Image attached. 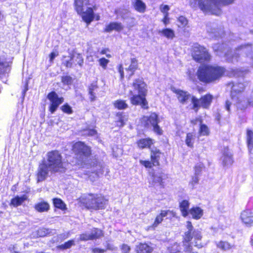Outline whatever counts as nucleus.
Listing matches in <instances>:
<instances>
[{
  "mask_svg": "<svg viewBox=\"0 0 253 253\" xmlns=\"http://www.w3.org/2000/svg\"><path fill=\"white\" fill-rule=\"evenodd\" d=\"M196 134L193 132H189L186 133L185 142L186 146L189 148H193L195 142Z\"/></svg>",
  "mask_w": 253,
  "mask_h": 253,
  "instance_id": "nucleus-29",
  "label": "nucleus"
},
{
  "mask_svg": "<svg viewBox=\"0 0 253 253\" xmlns=\"http://www.w3.org/2000/svg\"><path fill=\"white\" fill-rule=\"evenodd\" d=\"M214 99V96L210 93L201 95L199 98L192 96L191 101L192 104V109L197 113L201 108L203 109H210Z\"/></svg>",
  "mask_w": 253,
  "mask_h": 253,
  "instance_id": "nucleus-9",
  "label": "nucleus"
},
{
  "mask_svg": "<svg viewBox=\"0 0 253 253\" xmlns=\"http://www.w3.org/2000/svg\"><path fill=\"white\" fill-rule=\"evenodd\" d=\"M132 86L138 92L147 93V85L143 78L135 79L132 84Z\"/></svg>",
  "mask_w": 253,
  "mask_h": 253,
  "instance_id": "nucleus-20",
  "label": "nucleus"
},
{
  "mask_svg": "<svg viewBox=\"0 0 253 253\" xmlns=\"http://www.w3.org/2000/svg\"><path fill=\"white\" fill-rule=\"evenodd\" d=\"M150 160H140V164L146 169H152L154 167H159L161 165L160 158L162 155H164V153L157 148L150 149Z\"/></svg>",
  "mask_w": 253,
  "mask_h": 253,
  "instance_id": "nucleus-11",
  "label": "nucleus"
},
{
  "mask_svg": "<svg viewBox=\"0 0 253 253\" xmlns=\"http://www.w3.org/2000/svg\"><path fill=\"white\" fill-rule=\"evenodd\" d=\"M109 49L108 48H105L102 49L101 51L100 52V53L101 54H106V57L108 58H110L111 57V55L109 54H106L107 52L109 51Z\"/></svg>",
  "mask_w": 253,
  "mask_h": 253,
  "instance_id": "nucleus-59",
  "label": "nucleus"
},
{
  "mask_svg": "<svg viewBox=\"0 0 253 253\" xmlns=\"http://www.w3.org/2000/svg\"><path fill=\"white\" fill-rule=\"evenodd\" d=\"M35 208L39 212H45L49 209V205L47 202H42L36 204Z\"/></svg>",
  "mask_w": 253,
  "mask_h": 253,
  "instance_id": "nucleus-35",
  "label": "nucleus"
},
{
  "mask_svg": "<svg viewBox=\"0 0 253 253\" xmlns=\"http://www.w3.org/2000/svg\"><path fill=\"white\" fill-rule=\"evenodd\" d=\"M161 33L165 37L169 39H172L175 37L174 31L170 28L164 29Z\"/></svg>",
  "mask_w": 253,
  "mask_h": 253,
  "instance_id": "nucleus-37",
  "label": "nucleus"
},
{
  "mask_svg": "<svg viewBox=\"0 0 253 253\" xmlns=\"http://www.w3.org/2000/svg\"><path fill=\"white\" fill-rule=\"evenodd\" d=\"M90 234L91 240L99 239L104 236V231L101 229L93 227L92 228Z\"/></svg>",
  "mask_w": 253,
  "mask_h": 253,
  "instance_id": "nucleus-28",
  "label": "nucleus"
},
{
  "mask_svg": "<svg viewBox=\"0 0 253 253\" xmlns=\"http://www.w3.org/2000/svg\"><path fill=\"white\" fill-rule=\"evenodd\" d=\"M177 20L182 27H185L188 25V20L184 16H179Z\"/></svg>",
  "mask_w": 253,
  "mask_h": 253,
  "instance_id": "nucleus-39",
  "label": "nucleus"
},
{
  "mask_svg": "<svg viewBox=\"0 0 253 253\" xmlns=\"http://www.w3.org/2000/svg\"><path fill=\"white\" fill-rule=\"evenodd\" d=\"M211 131L209 127L205 124L201 123L199 125L198 130V134L200 136H206L210 135Z\"/></svg>",
  "mask_w": 253,
  "mask_h": 253,
  "instance_id": "nucleus-33",
  "label": "nucleus"
},
{
  "mask_svg": "<svg viewBox=\"0 0 253 253\" xmlns=\"http://www.w3.org/2000/svg\"><path fill=\"white\" fill-rule=\"evenodd\" d=\"M141 126L145 128L152 127L153 131L158 135L163 134V131L159 125L160 119L158 114L151 112L149 116H143L140 119Z\"/></svg>",
  "mask_w": 253,
  "mask_h": 253,
  "instance_id": "nucleus-7",
  "label": "nucleus"
},
{
  "mask_svg": "<svg viewBox=\"0 0 253 253\" xmlns=\"http://www.w3.org/2000/svg\"><path fill=\"white\" fill-rule=\"evenodd\" d=\"M120 249L122 253H129L130 251V247L127 244H123L120 247Z\"/></svg>",
  "mask_w": 253,
  "mask_h": 253,
  "instance_id": "nucleus-45",
  "label": "nucleus"
},
{
  "mask_svg": "<svg viewBox=\"0 0 253 253\" xmlns=\"http://www.w3.org/2000/svg\"><path fill=\"white\" fill-rule=\"evenodd\" d=\"M114 107L119 110H125L128 108V104L126 100L117 99L113 102Z\"/></svg>",
  "mask_w": 253,
  "mask_h": 253,
  "instance_id": "nucleus-31",
  "label": "nucleus"
},
{
  "mask_svg": "<svg viewBox=\"0 0 253 253\" xmlns=\"http://www.w3.org/2000/svg\"><path fill=\"white\" fill-rule=\"evenodd\" d=\"M116 116L118 119L115 121L116 126L119 127H123L125 124V116L123 112H118L116 113Z\"/></svg>",
  "mask_w": 253,
  "mask_h": 253,
  "instance_id": "nucleus-36",
  "label": "nucleus"
},
{
  "mask_svg": "<svg viewBox=\"0 0 253 253\" xmlns=\"http://www.w3.org/2000/svg\"><path fill=\"white\" fill-rule=\"evenodd\" d=\"M98 88L97 85V82L95 81L91 83L88 86V94L90 95L89 100L90 101L93 102L96 100V96L94 91Z\"/></svg>",
  "mask_w": 253,
  "mask_h": 253,
  "instance_id": "nucleus-25",
  "label": "nucleus"
},
{
  "mask_svg": "<svg viewBox=\"0 0 253 253\" xmlns=\"http://www.w3.org/2000/svg\"><path fill=\"white\" fill-rule=\"evenodd\" d=\"M134 9L139 13H144L146 11V5L141 0H134L132 3Z\"/></svg>",
  "mask_w": 253,
  "mask_h": 253,
  "instance_id": "nucleus-30",
  "label": "nucleus"
},
{
  "mask_svg": "<svg viewBox=\"0 0 253 253\" xmlns=\"http://www.w3.org/2000/svg\"><path fill=\"white\" fill-rule=\"evenodd\" d=\"M198 122L200 124H201V123H203V119L201 117H196L194 119H192L190 120V123L193 125H196L197 124V122Z\"/></svg>",
  "mask_w": 253,
  "mask_h": 253,
  "instance_id": "nucleus-53",
  "label": "nucleus"
},
{
  "mask_svg": "<svg viewBox=\"0 0 253 253\" xmlns=\"http://www.w3.org/2000/svg\"><path fill=\"white\" fill-rule=\"evenodd\" d=\"M231 104V103L229 100H226L225 101V107L226 109L229 112L230 111Z\"/></svg>",
  "mask_w": 253,
  "mask_h": 253,
  "instance_id": "nucleus-61",
  "label": "nucleus"
},
{
  "mask_svg": "<svg viewBox=\"0 0 253 253\" xmlns=\"http://www.w3.org/2000/svg\"><path fill=\"white\" fill-rule=\"evenodd\" d=\"M247 144L250 153H253V131L248 129L246 131Z\"/></svg>",
  "mask_w": 253,
  "mask_h": 253,
  "instance_id": "nucleus-26",
  "label": "nucleus"
},
{
  "mask_svg": "<svg viewBox=\"0 0 253 253\" xmlns=\"http://www.w3.org/2000/svg\"><path fill=\"white\" fill-rule=\"evenodd\" d=\"M179 207L181 212V214L184 217H186L189 212V203L187 200H182L179 205Z\"/></svg>",
  "mask_w": 253,
  "mask_h": 253,
  "instance_id": "nucleus-27",
  "label": "nucleus"
},
{
  "mask_svg": "<svg viewBox=\"0 0 253 253\" xmlns=\"http://www.w3.org/2000/svg\"><path fill=\"white\" fill-rule=\"evenodd\" d=\"M65 66L67 67H72L76 66H82L84 63V59L81 54L75 51L69 52V54L66 57Z\"/></svg>",
  "mask_w": 253,
  "mask_h": 253,
  "instance_id": "nucleus-12",
  "label": "nucleus"
},
{
  "mask_svg": "<svg viewBox=\"0 0 253 253\" xmlns=\"http://www.w3.org/2000/svg\"><path fill=\"white\" fill-rule=\"evenodd\" d=\"M235 0H194L193 6L199 7L203 12H210L211 14L219 15L221 6L233 3Z\"/></svg>",
  "mask_w": 253,
  "mask_h": 253,
  "instance_id": "nucleus-4",
  "label": "nucleus"
},
{
  "mask_svg": "<svg viewBox=\"0 0 253 253\" xmlns=\"http://www.w3.org/2000/svg\"><path fill=\"white\" fill-rule=\"evenodd\" d=\"M118 71L120 74V79L121 80H123L125 77L124 71V67L122 64H119L118 66Z\"/></svg>",
  "mask_w": 253,
  "mask_h": 253,
  "instance_id": "nucleus-46",
  "label": "nucleus"
},
{
  "mask_svg": "<svg viewBox=\"0 0 253 253\" xmlns=\"http://www.w3.org/2000/svg\"><path fill=\"white\" fill-rule=\"evenodd\" d=\"M27 199V196L23 195L21 197L16 196L11 201L10 204L16 207L22 204Z\"/></svg>",
  "mask_w": 253,
  "mask_h": 253,
  "instance_id": "nucleus-34",
  "label": "nucleus"
},
{
  "mask_svg": "<svg viewBox=\"0 0 253 253\" xmlns=\"http://www.w3.org/2000/svg\"><path fill=\"white\" fill-rule=\"evenodd\" d=\"M97 134V131L94 129H89L87 135L88 136H94Z\"/></svg>",
  "mask_w": 253,
  "mask_h": 253,
  "instance_id": "nucleus-60",
  "label": "nucleus"
},
{
  "mask_svg": "<svg viewBox=\"0 0 253 253\" xmlns=\"http://www.w3.org/2000/svg\"><path fill=\"white\" fill-rule=\"evenodd\" d=\"M242 222L248 226L253 225V211L250 209L243 211L240 214Z\"/></svg>",
  "mask_w": 253,
  "mask_h": 253,
  "instance_id": "nucleus-15",
  "label": "nucleus"
},
{
  "mask_svg": "<svg viewBox=\"0 0 253 253\" xmlns=\"http://www.w3.org/2000/svg\"><path fill=\"white\" fill-rule=\"evenodd\" d=\"M74 245V241L73 240H69L64 243V249H68Z\"/></svg>",
  "mask_w": 253,
  "mask_h": 253,
  "instance_id": "nucleus-55",
  "label": "nucleus"
},
{
  "mask_svg": "<svg viewBox=\"0 0 253 253\" xmlns=\"http://www.w3.org/2000/svg\"><path fill=\"white\" fill-rule=\"evenodd\" d=\"M47 98L51 102L49 110L51 113H53L59 105L61 103V99L58 98L57 94L55 92H51L47 95Z\"/></svg>",
  "mask_w": 253,
  "mask_h": 253,
  "instance_id": "nucleus-16",
  "label": "nucleus"
},
{
  "mask_svg": "<svg viewBox=\"0 0 253 253\" xmlns=\"http://www.w3.org/2000/svg\"><path fill=\"white\" fill-rule=\"evenodd\" d=\"M221 119V116L219 113H217L215 116V120L218 122V124H220V121Z\"/></svg>",
  "mask_w": 253,
  "mask_h": 253,
  "instance_id": "nucleus-62",
  "label": "nucleus"
},
{
  "mask_svg": "<svg viewBox=\"0 0 253 253\" xmlns=\"http://www.w3.org/2000/svg\"><path fill=\"white\" fill-rule=\"evenodd\" d=\"M90 237V234L84 233L80 235L79 240L81 241H87L88 240H91Z\"/></svg>",
  "mask_w": 253,
  "mask_h": 253,
  "instance_id": "nucleus-44",
  "label": "nucleus"
},
{
  "mask_svg": "<svg viewBox=\"0 0 253 253\" xmlns=\"http://www.w3.org/2000/svg\"><path fill=\"white\" fill-rule=\"evenodd\" d=\"M162 21L165 25H167L169 23V14H164Z\"/></svg>",
  "mask_w": 253,
  "mask_h": 253,
  "instance_id": "nucleus-58",
  "label": "nucleus"
},
{
  "mask_svg": "<svg viewBox=\"0 0 253 253\" xmlns=\"http://www.w3.org/2000/svg\"><path fill=\"white\" fill-rule=\"evenodd\" d=\"M128 67L136 70L139 69L138 62L136 58L130 59V64Z\"/></svg>",
  "mask_w": 253,
  "mask_h": 253,
  "instance_id": "nucleus-38",
  "label": "nucleus"
},
{
  "mask_svg": "<svg viewBox=\"0 0 253 253\" xmlns=\"http://www.w3.org/2000/svg\"><path fill=\"white\" fill-rule=\"evenodd\" d=\"M161 11L164 13V14H169L168 11L169 10V7L168 5H161L160 7Z\"/></svg>",
  "mask_w": 253,
  "mask_h": 253,
  "instance_id": "nucleus-52",
  "label": "nucleus"
},
{
  "mask_svg": "<svg viewBox=\"0 0 253 253\" xmlns=\"http://www.w3.org/2000/svg\"><path fill=\"white\" fill-rule=\"evenodd\" d=\"M203 165H197L194 167V170L195 171V173L198 174L200 173L202 171V168L203 167Z\"/></svg>",
  "mask_w": 253,
  "mask_h": 253,
  "instance_id": "nucleus-56",
  "label": "nucleus"
},
{
  "mask_svg": "<svg viewBox=\"0 0 253 253\" xmlns=\"http://www.w3.org/2000/svg\"><path fill=\"white\" fill-rule=\"evenodd\" d=\"M193 59L199 63H209L211 60V55L207 48L200 45L194 46L191 50Z\"/></svg>",
  "mask_w": 253,
  "mask_h": 253,
  "instance_id": "nucleus-10",
  "label": "nucleus"
},
{
  "mask_svg": "<svg viewBox=\"0 0 253 253\" xmlns=\"http://www.w3.org/2000/svg\"><path fill=\"white\" fill-rule=\"evenodd\" d=\"M149 244L146 242L139 243L135 248V253H152L154 248Z\"/></svg>",
  "mask_w": 253,
  "mask_h": 253,
  "instance_id": "nucleus-19",
  "label": "nucleus"
},
{
  "mask_svg": "<svg viewBox=\"0 0 253 253\" xmlns=\"http://www.w3.org/2000/svg\"><path fill=\"white\" fill-rule=\"evenodd\" d=\"M28 83H26V84H25V88H24V89L22 91V94H23L24 96H25V94L26 92L28 90Z\"/></svg>",
  "mask_w": 253,
  "mask_h": 253,
  "instance_id": "nucleus-64",
  "label": "nucleus"
},
{
  "mask_svg": "<svg viewBox=\"0 0 253 253\" xmlns=\"http://www.w3.org/2000/svg\"><path fill=\"white\" fill-rule=\"evenodd\" d=\"M213 50L214 52H222L223 47L222 44L216 43L213 46Z\"/></svg>",
  "mask_w": 253,
  "mask_h": 253,
  "instance_id": "nucleus-47",
  "label": "nucleus"
},
{
  "mask_svg": "<svg viewBox=\"0 0 253 253\" xmlns=\"http://www.w3.org/2000/svg\"><path fill=\"white\" fill-rule=\"evenodd\" d=\"M99 65L104 69H106L108 64L109 62L108 59H106L104 57H102L98 60Z\"/></svg>",
  "mask_w": 253,
  "mask_h": 253,
  "instance_id": "nucleus-41",
  "label": "nucleus"
},
{
  "mask_svg": "<svg viewBox=\"0 0 253 253\" xmlns=\"http://www.w3.org/2000/svg\"><path fill=\"white\" fill-rule=\"evenodd\" d=\"M48 233L49 232L48 229L44 228H42L37 231V235L40 237H43L46 236L48 234Z\"/></svg>",
  "mask_w": 253,
  "mask_h": 253,
  "instance_id": "nucleus-42",
  "label": "nucleus"
},
{
  "mask_svg": "<svg viewBox=\"0 0 253 253\" xmlns=\"http://www.w3.org/2000/svg\"><path fill=\"white\" fill-rule=\"evenodd\" d=\"M174 92L177 95L178 101L182 104L186 103L190 97V95L187 91L182 90H176Z\"/></svg>",
  "mask_w": 253,
  "mask_h": 253,
  "instance_id": "nucleus-22",
  "label": "nucleus"
},
{
  "mask_svg": "<svg viewBox=\"0 0 253 253\" xmlns=\"http://www.w3.org/2000/svg\"><path fill=\"white\" fill-rule=\"evenodd\" d=\"M46 160H44L39 165L37 178L38 182L44 180L49 171L56 172L62 168V155L59 151L53 150L47 153Z\"/></svg>",
  "mask_w": 253,
  "mask_h": 253,
  "instance_id": "nucleus-2",
  "label": "nucleus"
},
{
  "mask_svg": "<svg viewBox=\"0 0 253 253\" xmlns=\"http://www.w3.org/2000/svg\"><path fill=\"white\" fill-rule=\"evenodd\" d=\"M75 11L87 24H90L95 18L94 11L98 7L96 4H91L90 0H74Z\"/></svg>",
  "mask_w": 253,
  "mask_h": 253,
  "instance_id": "nucleus-5",
  "label": "nucleus"
},
{
  "mask_svg": "<svg viewBox=\"0 0 253 253\" xmlns=\"http://www.w3.org/2000/svg\"><path fill=\"white\" fill-rule=\"evenodd\" d=\"M64 113L71 114L73 113L72 108L67 103L64 104Z\"/></svg>",
  "mask_w": 253,
  "mask_h": 253,
  "instance_id": "nucleus-54",
  "label": "nucleus"
},
{
  "mask_svg": "<svg viewBox=\"0 0 253 253\" xmlns=\"http://www.w3.org/2000/svg\"><path fill=\"white\" fill-rule=\"evenodd\" d=\"M125 70L126 72V77L128 79H130L134 75L136 71L129 67L126 68Z\"/></svg>",
  "mask_w": 253,
  "mask_h": 253,
  "instance_id": "nucleus-43",
  "label": "nucleus"
},
{
  "mask_svg": "<svg viewBox=\"0 0 253 253\" xmlns=\"http://www.w3.org/2000/svg\"><path fill=\"white\" fill-rule=\"evenodd\" d=\"M79 206L90 211L106 209L109 200L102 193H86L82 194L77 199Z\"/></svg>",
  "mask_w": 253,
  "mask_h": 253,
  "instance_id": "nucleus-3",
  "label": "nucleus"
},
{
  "mask_svg": "<svg viewBox=\"0 0 253 253\" xmlns=\"http://www.w3.org/2000/svg\"><path fill=\"white\" fill-rule=\"evenodd\" d=\"M124 26L121 22H112L106 26L104 29V32L110 33L113 30L120 32L124 29Z\"/></svg>",
  "mask_w": 253,
  "mask_h": 253,
  "instance_id": "nucleus-21",
  "label": "nucleus"
},
{
  "mask_svg": "<svg viewBox=\"0 0 253 253\" xmlns=\"http://www.w3.org/2000/svg\"><path fill=\"white\" fill-rule=\"evenodd\" d=\"M91 252L92 253H105L106 250L104 249L95 247L91 249Z\"/></svg>",
  "mask_w": 253,
  "mask_h": 253,
  "instance_id": "nucleus-49",
  "label": "nucleus"
},
{
  "mask_svg": "<svg viewBox=\"0 0 253 253\" xmlns=\"http://www.w3.org/2000/svg\"><path fill=\"white\" fill-rule=\"evenodd\" d=\"M11 64V62L7 61L5 56H0V78L9 73Z\"/></svg>",
  "mask_w": 253,
  "mask_h": 253,
  "instance_id": "nucleus-17",
  "label": "nucleus"
},
{
  "mask_svg": "<svg viewBox=\"0 0 253 253\" xmlns=\"http://www.w3.org/2000/svg\"><path fill=\"white\" fill-rule=\"evenodd\" d=\"M233 159L232 156L226 155L223 160L224 165L232 164L233 163Z\"/></svg>",
  "mask_w": 253,
  "mask_h": 253,
  "instance_id": "nucleus-48",
  "label": "nucleus"
},
{
  "mask_svg": "<svg viewBox=\"0 0 253 253\" xmlns=\"http://www.w3.org/2000/svg\"><path fill=\"white\" fill-rule=\"evenodd\" d=\"M169 213L171 214L173 217L176 216V212L173 211L162 210L160 213L157 215L153 223L149 227V229L155 230L158 226L161 224Z\"/></svg>",
  "mask_w": 253,
  "mask_h": 253,
  "instance_id": "nucleus-14",
  "label": "nucleus"
},
{
  "mask_svg": "<svg viewBox=\"0 0 253 253\" xmlns=\"http://www.w3.org/2000/svg\"><path fill=\"white\" fill-rule=\"evenodd\" d=\"M189 213L191 214L193 219L198 220L203 215V210L199 207H192L189 210Z\"/></svg>",
  "mask_w": 253,
  "mask_h": 253,
  "instance_id": "nucleus-24",
  "label": "nucleus"
},
{
  "mask_svg": "<svg viewBox=\"0 0 253 253\" xmlns=\"http://www.w3.org/2000/svg\"><path fill=\"white\" fill-rule=\"evenodd\" d=\"M216 247L222 251H226L232 249L233 246L226 241H220L216 244Z\"/></svg>",
  "mask_w": 253,
  "mask_h": 253,
  "instance_id": "nucleus-32",
  "label": "nucleus"
},
{
  "mask_svg": "<svg viewBox=\"0 0 253 253\" xmlns=\"http://www.w3.org/2000/svg\"><path fill=\"white\" fill-rule=\"evenodd\" d=\"M104 250H106V252L107 251H113L115 250V247L111 244L107 243L105 246V248Z\"/></svg>",
  "mask_w": 253,
  "mask_h": 253,
  "instance_id": "nucleus-57",
  "label": "nucleus"
},
{
  "mask_svg": "<svg viewBox=\"0 0 253 253\" xmlns=\"http://www.w3.org/2000/svg\"><path fill=\"white\" fill-rule=\"evenodd\" d=\"M56 55H57V54L55 52H51L50 54V60H52Z\"/></svg>",
  "mask_w": 253,
  "mask_h": 253,
  "instance_id": "nucleus-63",
  "label": "nucleus"
},
{
  "mask_svg": "<svg viewBox=\"0 0 253 253\" xmlns=\"http://www.w3.org/2000/svg\"><path fill=\"white\" fill-rule=\"evenodd\" d=\"M147 93L138 92V94H133L129 98L130 102L132 105L140 106L144 110L149 108L148 102L146 99Z\"/></svg>",
  "mask_w": 253,
  "mask_h": 253,
  "instance_id": "nucleus-13",
  "label": "nucleus"
},
{
  "mask_svg": "<svg viewBox=\"0 0 253 253\" xmlns=\"http://www.w3.org/2000/svg\"><path fill=\"white\" fill-rule=\"evenodd\" d=\"M71 150L77 159L82 162L84 159H87L92 155L91 147L84 141H78L74 142Z\"/></svg>",
  "mask_w": 253,
  "mask_h": 253,
  "instance_id": "nucleus-8",
  "label": "nucleus"
},
{
  "mask_svg": "<svg viewBox=\"0 0 253 253\" xmlns=\"http://www.w3.org/2000/svg\"><path fill=\"white\" fill-rule=\"evenodd\" d=\"M151 177L152 178V182L154 183H158L162 187L164 186L163 180L168 178L167 174L163 172H160L158 175L152 172L151 174Z\"/></svg>",
  "mask_w": 253,
  "mask_h": 253,
  "instance_id": "nucleus-23",
  "label": "nucleus"
},
{
  "mask_svg": "<svg viewBox=\"0 0 253 253\" xmlns=\"http://www.w3.org/2000/svg\"><path fill=\"white\" fill-rule=\"evenodd\" d=\"M240 93V91L233 90L231 92V98L232 99L234 100H238L239 99V97L238 95Z\"/></svg>",
  "mask_w": 253,
  "mask_h": 253,
  "instance_id": "nucleus-51",
  "label": "nucleus"
},
{
  "mask_svg": "<svg viewBox=\"0 0 253 253\" xmlns=\"http://www.w3.org/2000/svg\"><path fill=\"white\" fill-rule=\"evenodd\" d=\"M226 72V69L223 66L216 64H204L198 67L196 75L200 82L208 84L219 81Z\"/></svg>",
  "mask_w": 253,
  "mask_h": 253,
  "instance_id": "nucleus-1",
  "label": "nucleus"
},
{
  "mask_svg": "<svg viewBox=\"0 0 253 253\" xmlns=\"http://www.w3.org/2000/svg\"><path fill=\"white\" fill-rule=\"evenodd\" d=\"M186 227L187 231L184 232L182 235V243L184 252L191 253L193 251L192 240H194V246L198 248H200L202 246L198 244L197 242L202 240V235L201 231L194 228L191 221H187Z\"/></svg>",
  "mask_w": 253,
  "mask_h": 253,
  "instance_id": "nucleus-6",
  "label": "nucleus"
},
{
  "mask_svg": "<svg viewBox=\"0 0 253 253\" xmlns=\"http://www.w3.org/2000/svg\"><path fill=\"white\" fill-rule=\"evenodd\" d=\"M155 143L154 140L150 137L140 138L136 142L137 147L140 149H152V146Z\"/></svg>",
  "mask_w": 253,
  "mask_h": 253,
  "instance_id": "nucleus-18",
  "label": "nucleus"
},
{
  "mask_svg": "<svg viewBox=\"0 0 253 253\" xmlns=\"http://www.w3.org/2000/svg\"><path fill=\"white\" fill-rule=\"evenodd\" d=\"M73 83V79L69 76H64V84L71 85Z\"/></svg>",
  "mask_w": 253,
  "mask_h": 253,
  "instance_id": "nucleus-50",
  "label": "nucleus"
},
{
  "mask_svg": "<svg viewBox=\"0 0 253 253\" xmlns=\"http://www.w3.org/2000/svg\"><path fill=\"white\" fill-rule=\"evenodd\" d=\"M53 201L54 205L56 208L61 209H63V202L61 199L55 198L53 199Z\"/></svg>",
  "mask_w": 253,
  "mask_h": 253,
  "instance_id": "nucleus-40",
  "label": "nucleus"
}]
</instances>
